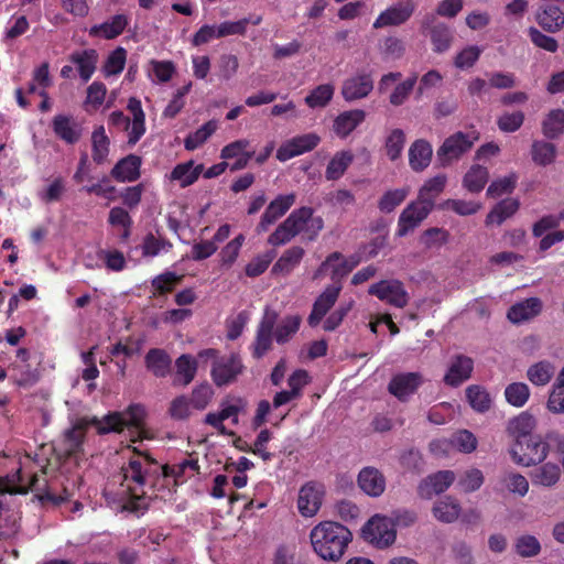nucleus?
I'll return each mask as SVG.
<instances>
[{
    "mask_svg": "<svg viewBox=\"0 0 564 564\" xmlns=\"http://www.w3.org/2000/svg\"><path fill=\"white\" fill-rule=\"evenodd\" d=\"M123 484L127 487L129 500L124 509L139 511L142 509L141 501L147 491L144 487H155L161 476V465L149 454H138L129 459L127 466L121 468Z\"/></svg>",
    "mask_w": 564,
    "mask_h": 564,
    "instance_id": "nucleus-1",
    "label": "nucleus"
},
{
    "mask_svg": "<svg viewBox=\"0 0 564 564\" xmlns=\"http://www.w3.org/2000/svg\"><path fill=\"white\" fill-rule=\"evenodd\" d=\"M314 552L323 560L337 562L352 540L350 530L335 521H322L310 533Z\"/></svg>",
    "mask_w": 564,
    "mask_h": 564,
    "instance_id": "nucleus-2",
    "label": "nucleus"
},
{
    "mask_svg": "<svg viewBox=\"0 0 564 564\" xmlns=\"http://www.w3.org/2000/svg\"><path fill=\"white\" fill-rule=\"evenodd\" d=\"M147 410L140 403L130 404L121 412H110L102 419L94 417L91 424L100 435L109 433H121L128 430L131 434V441L141 440L145 429Z\"/></svg>",
    "mask_w": 564,
    "mask_h": 564,
    "instance_id": "nucleus-3",
    "label": "nucleus"
},
{
    "mask_svg": "<svg viewBox=\"0 0 564 564\" xmlns=\"http://www.w3.org/2000/svg\"><path fill=\"white\" fill-rule=\"evenodd\" d=\"M550 451V445L539 435L518 437L510 448L513 462L522 466H534L542 463Z\"/></svg>",
    "mask_w": 564,
    "mask_h": 564,
    "instance_id": "nucleus-4",
    "label": "nucleus"
},
{
    "mask_svg": "<svg viewBox=\"0 0 564 564\" xmlns=\"http://www.w3.org/2000/svg\"><path fill=\"white\" fill-rule=\"evenodd\" d=\"M479 140V132L457 131L447 137L437 149L436 155L442 166H447L452 161L460 159Z\"/></svg>",
    "mask_w": 564,
    "mask_h": 564,
    "instance_id": "nucleus-5",
    "label": "nucleus"
},
{
    "mask_svg": "<svg viewBox=\"0 0 564 564\" xmlns=\"http://www.w3.org/2000/svg\"><path fill=\"white\" fill-rule=\"evenodd\" d=\"M279 314L276 311L265 307L263 315L257 326L254 339L249 349L251 356L259 360L263 358L273 347V329L278 323Z\"/></svg>",
    "mask_w": 564,
    "mask_h": 564,
    "instance_id": "nucleus-6",
    "label": "nucleus"
},
{
    "mask_svg": "<svg viewBox=\"0 0 564 564\" xmlns=\"http://www.w3.org/2000/svg\"><path fill=\"white\" fill-rule=\"evenodd\" d=\"M313 215L314 209L312 207L303 206L294 209L285 221L295 236L303 232L307 241H314L324 228V220L322 217H314Z\"/></svg>",
    "mask_w": 564,
    "mask_h": 564,
    "instance_id": "nucleus-7",
    "label": "nucleus"
},
{
    "mask_svg": "<svg viewBox=\"0 0 564 564\" xmlns=\"http://www.w3.org/2000/svg\"><path fill=\"white\" fill-rule=\"evenodd\" d=\"M245 365L238 354L221 356L212 364L210 377L216 387L234 383L243 372Z\"/></svg>",
    "mask_w": 564,
    "mask_h": 564,
    "instance_id": "nucleus-8",
    "label": "nucleus"
},
{
    "mask_svg": "<svg viewBox=\"0 0 564 564\" xmlns=\"http://www.w3.org/2000/svg\"><path fill=\"white\" fill-rule=\"evenodd\" d=\"M362 536L366 541L378 547H387L395 541V530L390 519L381 516H373L362 527Z\"/></svg>",
    "mask_w": 564,
    "mask_h": 564,
    "instance_id": "nucleus-9",
    "label": "nucleus"
},
{
    "mask_svg": "<svg viewBox=\"0 0 564 564\" xmlns=\"http://www.w3.org/2000/svg\"><path fill=\"white\" fill-rule=\"evenodd\" d=\"M368 293L399 308L405 307L409 303V294L403 283L394 279L381 280L372 284Z\"/></svg>",
    "mask_w": 564,
    "mask_h": 564,
    "instance_id": "nucleus-10",
    "label": "nucleus"
},
{
    "mask_svg": "<svg viewBox=\"0 0 564 564\" xmlns=\"http://www.w3.org/2000/svg\"><path fill=\"white\" fill-rule=\"evenodd\" d=\"M373 89L371 72L360 70L344 80L341 96L346 101H355L369 96Z\"/></svg>",
    "mask_w": 564,
    "mask_h": 564,
    "instance_id": "nucleus-11",
    "label": "nucleus"
},
{
    "mask_svg": "<svg viewBox=\"0 0 564 564\" xmlns=\"http://www.w3.org/2000/svg\"><path fill=\"white\" fill-rule=\"evenodd\" d=\"M415 3L413 0H402L398 3L387 8L375 20L373 29H381L386 26H399L404 24L414 13Z\"/></svg>",
    "mask_w": 564,
    "mask_h": 564,
    "instance_id": "nucleus-12",
    "label": "nucleus"
},
{
    "mask_svg": "<svg viewBox=\"0 0 564 564\" xmlns=\"http://www.w3.org/2000/svg\"><path fill=\"white\" fill-rule=\"evenodd\" d=\"M423 382L424 379L420 372H401L391 378L388 391L399 401L405 402L417 391Z\"/></svg>",
    "mask_w": 564,
    "mask_h": 564,
    "instance_id": "nucleus-13",
    "label": "nucleus"
},
{
    "mask_svg": "<svg viewBox=\"0 0 564 564\" xmlns=\"http://www.w3.org/2000/svg\"><path fill=\"white\" fill-rule=\"evenodd\" d=\"M343 290V284H329L316 297L313 303L312 311L307 317V324L311 327L319 325L329 310L335 305Z\"/></svg>",
    "mask_w": 564,
    "mask_h": 564,
    "instance_id": "nucleus-14",
    "label": "nucleus"
},
{
    "mask_svg": "<svg viewBox=\"0 0 564 564\" xmlns=\"http://www.w3.org/2000/svg\"><path fill=\"white\" fill-rule=\"evenodd\" d=\"M455 473L453 470H438L422 479L417 486V495L420 498L430 500L435 495L446 491L455 481Z\"/></svg>",
    "mask_w": 564,
    "mask_h": 564,
    "instance_id": "nucleus-15",
    "label": "nucleus"
},
{
    "mask_svg": "<svg viewBox=\"0 0 564 564\" xmlns=\"http://www.w3.org/2000/svg\"><path fill=\"white\" fill-rule=\"evenodd\" d=\"M321 142L319 135L316 133H305L296 135L284 142L276 151V159L285 162L292 158L301 155L305 152L312 151Z\"/></svg>",
    "mask_w": 564,
    "mask_h": 564,
    "instance_id": "nucleus-16",
    "label": "nucleus"
},
{
    "mask_svg": "<svg viewBox=\"0 0 564 564\" xmlns=\"http://www.w3.org/2000/svg\"><path fill=\"white\" fill-rule=\"evenodd\" d=\"M432 210L419 203L411 202L400 214L395 235L404 237L413 231L421 223L427 218Z\"/></svg>",
    "mask_w": 564,
    "mask_h": 564,
    "instance_id": "nucleus-17",
    "label": "nucleus"
},
{
    "mask_svg": "<svg viewBox=\"0 0 564 564\" xmlns=\"http://www.w3.org/2000/svg\"><path fill=\"white\" fill-rule=\"evenodd\" d=\"M54 134L66 144H76L83 137V124L68 115H56L52 119Z\"/></svg>",
    "mask_w": 564,
    "mask_h": 564,
    "instance_id": "nucleus-18",
    "label": "nucleus"
},
{
    "mask_svg": "<svg viewBox=\"0 0 564 564\" xmlns=\"http://www.w3.org/2000/svg\"><path fill=\"white\" fill-rule=\"evenodd\" d=\"M323 487L316 482L310 481L303 485L299 491L297 509L303 517L315 516L323 500Z\"/></svg>",
    "mask_w": 564,
    "mask_h": 564,
    "instance_id": "nucleus-19",
    "label": "nucleus"
},
{
    "mask_svg": "<svg viewBox=\"0 0 564 564\" xmlns=\"http://www.w3.org/2000/svg\"><path fill=\"white\" fill-rule=\"evenodd\" d=\"M295 203V195L293 193L286 195H279L265 208L259 224L257 225L258 232H264L273 225L279 218L284 216L286 212Z\"/></svg>",
    "mask_w": 564,
    "mask_h": 564,
    "instance_id": "nucleus-20",
    "label": "nucleus"
},
{
    "mask_svg": "<svg viewBox=\"0 0 564 564\" xmlns=\"http://www.w3.org/2000/svg\"><path fill=\"white\" fill-rule=\"evenodd\" d=\"M473 369L474 361L470 357L456 355L444 376L445 384L454 388L460 386L464 381L470 378Z\"/></svg>",
    "mask_w": 564,
    "mask_h": 564,
    "instance_id": "nucleus-21",
    "label": "nucleus"
},
{
    "mask_svg": "<svg viewBox=\"0 0 564 564\" xmlns=\"http://www.w3.org/2000/svg\"><path fill=\"white\" fill-rule=\"evenodd\" d=\"M535 20L544 31L555 33L564 28V11L556 4L544 3L536 11Z\"/></svg>",
    "mask_w": 564,
    "mask_h": 564,
    "instance_id": "nucleus-22",
    "label": "nucleus"
},
{
    "mask_svg": "<svg viewBox=\"0 0 564 564\" xmlns=\"http://www.w3.org/2000/svg\"><path fill=\"white\" fill-rule=\"evenodd\" d=\"M141 158L129 154L119 160L110 171V176L117 182H134L140 177Z\"/></svg>",
    "mask_w": 564,
    "mask_h": 564,
    "instance_id": "nucleus-23",
    "label": "nucleus"
},
{
    "mask_svg": "<svg viewBox=\"0 0 564 564\" xmlns=\"http://www.w3.org/2000/svg\"><path fill=\"white\" fill-rule=\"evenodd\" d=\"M359 488L371 497H379L386 489V478L381 471L375 467H365L358 475Z\"/></svg>",
    "mask_w": 564,
    "mask_h": 564,
    "instance_id": "nucleus-24",
    "label": "nucleus"
},
{
    "mask_svg": "<svg viewBox=\"0 0 564 564\" xmlns=\"http://www.w3.org/2000/svg\"><path fill=\"white\" fill-rule=\"evenodd\" d=\"M365 119L362 109L343 111L334 119L333 131L338 138L346 139Z\"/></svg>",
    "mask_w": 564,
    "mask_h": 564,
    "instance_id": "nucleus-25",
    "label": "nucleus"
},
{
    "mask_svg": "<svg viewBox=\"0 0 564 564\" xmlns=\"http://www.w3.org/2000/svg\"><path fill=\"white\" fill-rule=\"evenodd\" d=\"M199 474V465L197 459H184L183 462L170 466L161 465V476L163 479L174 478V485L185 482L188 478Z\"/></svg>",
    "mask_w": 564,
    "mask_h": 564,
    "instance_id": "nucleus-26",
    "label": "nucleus"
},
{
    "mask_svg": "<svg viewBox=\"0 0 564 564\" xmlns=\"http://www.w3.org/2000/svg\"><path fill=\"white\" fill-rule=\"evenodd\" d=\"M68 59L76 65L79 77L87 83L94 75L98 63V53L94 48L73 52Z\"/></svg>",
    "mask_w": 564,
    "mask_h": 564,
    "instance_id": "nucleus-27",
    "label": "nucleus"
},
{
    "mask_svg": "<svg viewBox=\"0 0 564 564\" xmlns=\"http://www.w3.org/2000/svg\"><path fill=\"white\" fill-rule=\"evenodd\" d=\"M542 311V301L539 297H529L524 301L513 304L507 313L508 319L513 324H520L524 321L538 316Z\"/></svg>",
    "mask_w": 564,
    "mask_h": 564,
    "instance_id": "nucleus-28",
    "label": "nucleus"
},
{
    "mask_svg": "<svg viewBox=\"0 0 564 564\" xmlns=\"http://www.w3.org/2000/svg\"><path fill=\"white\" fill-rule=\"evenodd\" d=\"M433 149L424 139L415 140L409 149V165L414 172H423L431 163Z\"/></svg>",
    "mask_w": 564,
    "mask_h": 564,
    "instance_id": "nucleus-29",
    "label": "nucleus"
},
{
    "mask_svg": "<svg viewBox=\"0 0 564 564\" xmlns=\"http://www.w3.org/2000/svg\"><path fill=\"white\" fill-rule=\"evenodd\" d=\"M446 182L447 177L445 174H438L429 178L420 188L416 200L433 210L435 200L444 191Z\"/></svg>",
    "mask_w": 564,
    "mask_h": 564,
    "instance_id": "nucleus-30",
    "label": "nucleus"
},
{
    "mask_svg": "<svg viewBox=\"0 0 564 564\" xmlns=\"http://www.w3.org/2000/svg\"><path fill=\"white\" fill-rule=\"evenodd\" d=\"M147 369L156 378H165L172 366L170 355L161 348H151L144 357Z\"/></svg>",
    "mask_w": 564,
    "mask_h": 564,
    "instance_id": "nucleus-31",
    "label": "nucleus"
},
{
    "mask_svg": "<svg viewBox=\"0 0 564 564\" xmlns=\"http://www.w3.org/2000/svg\"><path fill=\"white\" fill-rule=\"evenodd\" d=\"M305 256L304 248L293 246L281 254L272 267L273 274L289 275L303 260Z\"/></svg>",
    "mask_w": 564,
    "mask_h": 564,
    "instance_id": "nucleus-32",
    "label": "nucleus"
},
{
    "mask_svg": "<svg viewBox=\"0 0 564 564\" xmlns=\"http://www.w3.org/2000/svg\"><path fill=\"white\" fill-rule=\"evenodd\" d=\"M355 155L350 150H341L334 154L325 170L327 181H337L344 176L354 162Z\"/></svg>",
    "mask_w": 564,
    "mask_h": 564,
    "instance_id": "nucleus-33",
    "label": "nucleus"
},
{
    "mask_svg": "<svg viewBox=\"0 0 564 564\" xmlns=\"http://www.w3.org/2000/svg\"><path fill=\"white\" fill-rule=\"evenodd\" d=\"M197 360L188 354L181 355L175 360L174 384L188 386L197 373Z\"/></svg>",
    "mask_w": 564,
    "mask_h": 564,
    "instance_id": "nucleus-34",
    "label": "nucleus"
},
{
    "mask_svg": "<svg viewBox=\"0 0 564 564\" xmlns=\"http://www.w3.org/2000/svg\"><path fill=\"white\" fill-rule=\"evenodd\" d=\"M462 508L456 499L446 496L440 499L433 506V516L441 522L452 523L456 521L460 514Z\"/></svg>",
    "mask_w": 564,
    "mask_h": 564,
    "instance_id": "nucleus-35",
    "label": "nucleus"
},
{
    "mask_svg": "<svg viewBox=\"0 0 564 564\" xmlns=\"http://www.w3.org/2000/svg\"><path fill=\"white\" fill-rule=\"evenodd\" d=\"M301 324L302 317L299 314L284 316L273 329L275 341L280 345L289 343L299 332Z\"/></svg>",
    "mask_w": 564,
    "mask_h": 564,
    "instance_id": "nucleus-36",
    "label": "nucleus"
},
{
    "mask_svg": "<svg viewBox=\"0 0 564 564\" xmlns=\"http://www.w3.org/2000/svg\"><path fill=\"white\" fill-rule=\"evenodd\" d=\"M110 140L106 134L104 126H98L91 133V158L93 161L100 165L107 161L109 155Z\"/></svg>",
    "mask_w": 564,
    "mask_h": 564,
    "instance_id": "nucleus-37",
    "label": "nucleus"
},
{
    "mask_svg": "<svg viewBox=\"0 0 564 564\" xmlns=\"http://www.w3.org/2000/svg\"><path fill=\"white\" fill-rule=\"evenodd\" d=\"M128 25V18L124 14H116L109 21L90 29V35H100L107 40L119 36Z\"/></svg>",
    "mask_w": 564,
    "mask_h": 564,
    "instance_id": "nucleus-38",
    "label": "nucleus"
},
{
    "mask_svg": "<svg viewBox=\"0 0 564 564\" xmlns=\"http://www.w3.org/2000/svg\"><path fill=\"white\" fill-rule=\"evenodd\" d=\"M520 207L517 198H506L500 200L487 215L486 224L501 225L506 219L514 215Z\"/></svg>",
    "mask_w": 564,
    "mask_h": 564,
    "instance_id": "nucleus-39",
    "label": "nucleus"
},
{
    "mask_svg": "<svg viewBox=\"0 0 564 564\" xmlns=\"http://www.w3.org/2000/svg\"><path fill=\"white\" fill-rule=\"evenodd\" d=\"M561 478V468L555 463H545L531 474L533 485L553 487Z\"/></svg>",
    "mask_w": 564,
    "mask_h": 564,
    "instance_id": "nucleus-40",
    "label": "nucleus"
},
{
    "mask_svg": "<svg viewBox=\"0 0 564 564\" xmlns=\"http://www.w3.org/2000/svg\"><path fill=\"white\" fill-rule=\"evenodd\" d=\"M555 373V367L549 360H541L531 365L527 370L528 380L536 386L544 387L553 378Z\"/></svg>",
    "mask_w": 564,
    "mask_h": 564,
    "instance_id": "nucleus-41",
    "label": "nucleus"
},
{
    "mask_svg": "<svg viewBox=\"0 0 564 564\" xmlns=\"http://www.w3.org/2000/svg\"><path fill=\"white\" fill-rule=\"evenodd\" d=\"M203 171V165L194 166L193 161L177 164L171 172V180L178 181L181 187H187L194 184Z\"/></svg>",
    "mask_w": 564,
    "mask_h": 564,
    "instance_id": "nucleus-42",
    "label": "nucleus"
},
{
    "mask_svg": "<svg viewBox=\"0 0 564 564\" xmlns=\"http://www.w3.org/2000/svg\"><path fill=\"white\" fill-rule=\"evenodd\" d=\"M489 178L488 169L478 164L473 165L463 178L464 187L470 193H479L484 189Z\"/></svg>",
    "mask_w": 564,
    "mask_h": 564,
    "instance_id": "nucleus-43",
    "label": "nucleus"
},
{
    "mask_svg": "<svg viewBox=\"0 0 564 564\" xmlns=\"http://www.w3.org/2000/svg\"><path fill=\"white\" fill-rule=\"evenodd\" d=\"M430 37L433 51L436 53L446 52L453 41L451 29L443 22H438L430 28Z\"/></svg>",
    "mask_w": 564,
    "mask_h": 564,
    "instance_id": "nucleus-44",
    "label": "nucleus"
},
{
    "mask_svg": "<svg viewBox=\"0 0 564 564\" xmlns=\"http://www.w3.org/2000/svg\"><path fill=\"white\" fill-rule=\"evenodd\" d=\"M542 132L547 139H556L564 133V110H551L542 122Z\"/></svg>",
    "mask_w": 564,
    "mask_h": 564,
    "instance_id": "nucleus-45",
    "label": "nucleus"
},
{
    "mask_svg": "<svg viewBox=\"0 0 564 564\" xmlns=\"http://www.w3.org/2000/svg\"><path fill=\"white\" fill-rule=\"evenodd\" d=\"M466 399L469 405L479 413L487 412L491 406L489 393L478 384H471L466 389Z\"/></svg>",
    "mask_w": 564,
    "mask_h": 564,
    "instance_id": "nucleus-46",
    "label": "nucleus"
},
{
    "mask_svg": "<svg viewBox=\"0 0 564 564\" xmlns=\"http://www.w3.org/2000/svg\"><path fill=\"white\" fill-rule=\"evenodd\" d=\"M531 155L535 164L546 166L554 162L556 148L553 143L546 141H533Z\"/></svg>",
    "mask_w": 564,
    "mask_h": 564,
    "instance_id": "nucleus-47",
    "label": "nucleus"
},
{
    "mask_svg": "<svg viewBox=\"0 0 564 564\" xmlns=\"http://www.w3.org/2000/svg\"><path fill=\"white\" fill-rule=\"evenodd\" d=\"M334 91L332 84L318 85L305 97V104L313 109L324 108L333 99Z\"/></svg>",
    "mask_w": 564,
    "mask_h": 564,
    "instance_id": "nucleus-48",
    "label": "nucleus"
},
{
    "mask_svg": "<svg viewBox=\"0 0 564 564\" xmlns=\"http://www.w3.org/2000/svg\"><path fill=\"white\" fill-rule=\"evenodd\" d=\"M182 282V275H177L175 272L166 271L156 275L152 281L151 285L154 289L153 296L165 295L171 293L177 284Z\"/></svg>",
    "mask_w": 564,
    "mask_h": 564,
    "instance_id": "nucleus-49",
    "label": "nucleus"
},
{
    "mask_svg": "<svg viewBox=\"0 0 564 564\" xmlns=\"http://www.w3.org/2000/svg\"><path fill=\"white\" fill-rule=\"evenodd\" d=\"M173 245L165 238L156 237L152 232H148L142 241V256L153 258L159 256L161 251H170Z\"/></svg>",
    "mask_w": 564,
    "mask_h": 564,
    "instance_id": "nucleus-50",
    "label": "nucleus"
},
{
    "mask_svg": "<svg viewBox=\"0 0 564 564\" xmlns=\"http://www.w3.org/2000/svg\"><path fill=\"white\" fill-rule=\"evenodd\" d=\"M505 398L509 404L521 408L530 398V389L524 382H512L506 387Z\"/></svg>",
    "mask_w": 564,
    "mask_h": 564,
    "instance_id": "nucleus-51",
    "label": "nucleus"
},
{
    "mask_svg": "<svg viewBox=\"0 0 564 564\" xmlns=\"http://www.w3.org/2000/svg\"><path fill=\"white\" fill-rule=\"evenodd\" d=\"M405 144V133L402 129L395 128L386 138L384 149L388 158L391 161H397L401 158Z\"/></svg>",
    "mask_w": 564,
    "mask_h": 564,
    "instance_id": "nucleus-52",
    "label": "nucleus"
},
{
    "mask_svg": "<svg viewBox=\"0 0 564 564\" xmlns=\"http://www.w3.org/2000/svg\"><path fill=\"white\" fill-rule=\"evenodd\" d=\"M127 51L119 46L108 55L104 63L102 72L106 77L120 74L126 65Z\"/></svg>",
    "mask_w": 564,
    "mask_h": 564,
    "instance_id": "nucleus-53",
    "label": "nucleus"
},
{
    "mask_svg": "<svg viewBox=\"0 0 564 564\" xmlns=\"http://www.w3.org/2000/svg\"><path fill=\"white\" fill-rule=\"evenodd\" d=\"M408 194V188H395L387 191L379 199L378 208L380 212L389 214L405 200Z\"/></svg>",
    "mask_w": 564,
    "mask_h": 564,
    "instance_id": "nucleus-54",
    "label": "nucleus"
},
{
    "mask_svg": "<svg viewBox=\"0 0 564 564\" xmlns=\"http://www.w3.org/2000/svg\"><path fill=\"white\" fill-rule=\"evenodd\" d=\"M535 426L534 416L528 412H522L517 417L510 421L509 431L518 437L532 436V430Z\"/></svg>",
    "mask_w": 564,
    "mask_h": 564,
    "instance_id": "nucleus-55",
    "label": "nucleus"
},
{
    "mask_svg": "<svg viewBox=\"0 0 564 564\" xmlns=\"http://www.w3.org/2000/svg\"><path fill=\"white\" fill-rule=\"evenodd\" d=\"M541 543L531 534H523L517 538L514 551L521 557H533L540 554Z\"/></svg>",
    "mask_w": 564,
    "mask_h": 564,
    "instance_id": "nucleus-56",
    "label": "nucleus"
},
{
    "mask_svg": "<svg viewBox=\"0 0 564 564\" xmlns=\"http://www.w3.org/2000/svg\"><path fill=\"white\" fill-rule=\"evenodd\" d=\"M417 82V75L414 73L402 83L398 84L389 97V101L392 106H402L411 95L414 86Z\"/></svg>",
    "mask_w": 564,
    "mask_h": 564,
    "instance_id": "nucleus-57",
    "label": "nucleus"
},
{
    "mask_svg": "<svg viewBox=\"0 0 564 564\" xmlns=\"http://www.w3.org/2000/svg\"><path fill=\"white\" fill-rule=\"evenodd\" d=\"M518 175L510 173L507 176L494 181L487 188V195L492 198L500 197L503 194H510L516 188Z\"/></svg>",
    "mask_w": 564,
    "mask_h": 564,
    "instance_id": "nucleus-58",
    "label": "nucleus"
},
{
    "mask_svg": "<svg viewBox=\"0 0 564 564\" xmlns=\"http://www.w3.org/2000/svg\"><path fill=\"white\" fill-rule=\"evenodd\" d=\"M214 397V390L208 382L196 386L191 394V405L196 410H204L210 403Z\"/></svg>",
    "mask_w": 564,
    "mask_h": 564,
    "instance_id": "nucleus-59",
    "label": "nucleus"
},
{
    "mask_svg": "<svg viewBox=\"0 0 564 564\" xmlns=\"http://www.w3.org/2000/svg\"><path fill=\"white\" fill-rule=\"evenodd\" d=\"M485 481L484 474L478 468H470L464 473L458 480V486L464 492H474L478 490Z\"/></svg>",
    "mask_w": 564,
    "mask_h": 564,
    "instance_id": "nucleus-60",
    "label": "nucleus"
},
{
    "mask_svg": "<svg viewBox=\"0 0 564 564\" xmlns=\"http://www.w3.org/2000/svg\"><path fill=\"white\" fill-rule=\"evenodd\" d=\"M524 122V113L522 111L505 112L498 120L497 126L502 132H516Z\"/></svg>",
    "mask_w": 564,
    "mask_h": 564,
    "instance_id": "nucleus-61",
    "label": "nucleus"
},
{
    "mask_svg": "<svg viewBox=\"0 0 564 564\" xmlns=\"http://www.w3.org/2000/svg\"><path fill=\"white\" fill-rule=\"evenodd\" d=\"M455 447L465 454H470L477 448V437L468 430H459L453 436Z\"/></svg>",
    "mask_w": 564,
    "mask_h": 564,
    "instance_id": "nucleus-62",
    "label": "nucleus"
},
{
    "mask_svg": "<svg viewBox=\"0 0 564 564\" xmlns=\"http://www.w3.org/2000/svg\"><path fill=\"white\" fill-rule=\"evenodd\" d=\"M528 33H529L531 42L536 47L542 48L550 53H555L557 51L558 43L554 37L544 34L543 32H541L540 30H538L534 26L529 28Z\"/></svg>",
    "mask_w": 564,
    "mask_h": 564,
    "instance_id": "nucleus-63",
    "label": "nucleus"
},
{
    "mask_svg": "<svg viewBox=\"0 0 564 564\" xmlns=\"http://www.w3.org/2000/svg\"><path fill=\"white\" fill-rule=\"evenodd\" d=\"M480 54L481 50L478 46H467L456 55L454 65L459 69L470 68L479 59Z\"/></svg>",
    "mask_w": 564,
    "mask_h": 564,
    "instance_id": "nucleus-64",
    "label": "nucleus"
}]
</instances>
